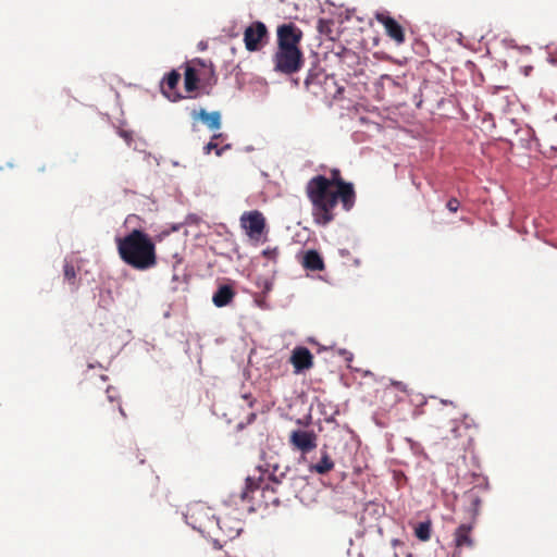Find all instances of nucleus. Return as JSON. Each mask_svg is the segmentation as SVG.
Instances as JSON below:
<instances>
[{"label": "nucleus", "mask_w": 557, "mask_h": 557, "mask_svg": "<svg viewBox=\"0 0 557 557\" xmlns=\"http://www.w3.org/2000/svg\"><path fill=\"white\" fill-rule=\"evenodd\" d=\"M311 203V215L315 224L326 226L335 219L334 210L341 201L344 210L349 211L355 206L356 191L354 184L346 182L339 169H332L330 176L315 175L305 188Z\"/></svg>", "instance_id": "obj_1"}, {"label": "nucleus", "mask_w": 557, "mask_h": 557, "mask_svg": "<svg viewBox=\"0 0 557 557\" xmlns=\"http://www.w3.org/2000/svg\"><path fill=\"white\" fill-rule=\"evenodd\" d=\"M115 244L121 260L131 268L146 271L157 265L156 244L144 231L135 228L123 237H116Z\"/></svg>", "instance_id": "obj_2"}, {"label": "nucleus", "mask_w": 557, "mask_h": 557, "mask_svg": "<svg viewBox=\"0 0 557 557\" xmlns=\"http://www.w3.org/2000/svg\"><path fill=\"white\" fill-rule=\"evenodd\" d=\"M274 70L282 74L292 75L297 73L304 64L301 49L278 48L273 55Z\"/></svg>", "instance_id": "obj_3"}, {"label": "nucleus", "mask_w": 557, "mask_h": 557, "mask_svg": "<svg viewBox=\"0 0 557 557\" xmlns=\"http://www.w3.org/2000/svg\"><path fill=\"white\" fill-rule=\"evenodd\" d=\"M270 491L273 493L275 492L274 487H270L269 484L260 487L252 478H247L245 486L237 495H233V499L236 505L240 503L243 508L246 510L256 511L257 508L261 507V503L256 500V493H261L263 495Z\"/></svg>", "instance_id": "obj_4"}, {"label": "nucleus", "mask_w": 557, "mask_h": 557, "mask_svg": "<svg viewBox=\"0 0 557 557\" xmlns=\"http://www.w3.org/2000/svg\"><path fill=\"white\" fill-rule=\"evenodd\" d=\"M239 221L242 228L250 239L259 240L265 232V218L259 210L244 212Z\"/></svg>", "instance_id": "obj_5"}, {"label": "nucleus", "mask_w": 557, "mask_h": 557, "mask_svg": "<svg viewBox=\"0 0 557 557\" xmlns=\"http://www.w3.org/2000/svg\"><path fill=\"white\" fill-rule=\"evenodd\" d=\"M277 47L287 49H300L302 30L294 23L282 24L276 29Z\"/></svg>", "instance_id": "obj_6"}, {"label": "nucleus", "mask_w": 557, "mask_h": 557, "mask_svg": "<svg viewBox=\"0 0 557 557\" xmlns=\"http://www.w3.org/2000/svg\"><path fill=\"white\" fill-rule=\"evenodd\" d=\"M268 36V29L262 22H253L244 32V42L248 51H257L261 41Z\"/></svg>", "instance_id": "obj_7"}, {"label": "nucleus", "mask_w": 557, "mask_h": 557, "mask_svg": "<svg viewBox=\"0 0 557 557\" xmlns=\"http://www.w3.org/2000/svg\"><path fill=\"white\" fill-rule=\"evenodd\" d=\"M289 443L295 449L307 454L317 447V435L312 431L294 430L289 435Z\"/></svg>", "instance_id": "obj_8"}, {"label": "nucleus", "mask_w": 557, "mask_h": 557, "mask_svg": "<svg viewBox=\"0 0 557 557\" xmlns=\"http://www.w3.org/2000/svg\"><path fill=\"white\" fill-rule=\"evenodd\" d=\"M289 362L296 374L305 372L313 367V355L304 346H297L292 350Z\"/></svg>", "instance_id": "obj_9"}, {"label": "nucleus", "mask_w": 557, "mask_h": 557, "mask_svg": "<svg viewBox=\"0 0 557 557\" xmlns=\"http://www.w3.org/2000/svg\"><path fill=\"white\" fill-rule=\"evenodd\" d=\"M375 18L380 24L384 26L385 33L391 39H393L397 45L404 44V28L395 18L387 15L386 13H377Z\"/></svg>", "instance_id": "obj_10"}, {"label": "nucleus", "mask_w": 557, "mask_h": 557, "mask_svg": "<svg viewBox=\"0 0 557 557\" xmlns=\"http://www.w3.org/2000/svg\"><path fill=\"white\" fill-rule=\"evenodd\" d=\"M180 81L181 74L176 70H172L161 82V91L171 101H177L183 98L177 91Z\"/></svg>", "instance_id": "obj_11"}, {"label": "nucleus", "mask_w": 557, "mask_h": 557, "mask_svg": "<svg viewBox=\"0 0 557 557\" xmlns=\"http://www.w3.org/2000/svg\"><path fill=\"white\" fill-rule=\"evenodd\" d=\"M236 292L230 285H221L213 294L212 301L213 304L221 308L230 305L234 299Z\"/></svg>", "instance_id": "obj_12"}, {"label": "nucleus", "mask_w": 557, "mask_h": 557, "mask_svg": "<svg viewBox=\"0 0 557 557\" xmlns=\"http://www.w3.org/2000/svg\"><path fill=\"white\" fill-rule=\"evenodd\" d=\"M194 119L201 120L205 124L208 125L210 129H219L221 127V114L219 111L207 112L201 109L200 111L193 112Z\"/></svg>", "instance_id": "obj_13"}, {"label": "nucleus", "mask_w": 557, "mask_h": 557, "mask_svg": "<svg viewBox=\"0 0 557 557\" xmlns=\"http://www.w3.org/2000/svg\"><path fill=\"white\" fill-rule=\"evenodd\" d=\"M471 529L472 528L469 524H461L457 528L455 532V543L457 548L473 546V540L470 535Z\"/></svg>", "instance_id": "obj_14"}, {"label": "nucleus", "mask_w": 557, "mask_h": 557, "mask_svg": "<svg viewBox=\"0 0 557 557\" xmlns=\"http://www.w3.org/2000/svg\"><path fill=\"white\" fill-rule=\"evenodd\" d=\"M304 267L310 271H322L324 262L317 250H308L304 256Z\"/></svg>", "instance_id": "obj_15"}, {"label": "nucleus", "mask_w": 557, "mask_h": 557, "mask_svg": "<svg viewBox=\"0 0 557 557\" xmlns=\"http://www.w3.org/2000/svg\"><path fill=\"white\" fill-rule=\"evenodd\" d=\"M200 76L194 66L186 65L184 73V86L187 92H194L198 89Z\"/></svg>", "instance_id": "obj_16"}, {"label": "nucleus", "mask_w": 557, "mask_h": 557, "mask_svg": "<svg viewBox=\"0 0 557 557\" xmlns=\"http://www.w3.org/2000/svg\"><path fill=\"white\" fill-rule=\"evenodd\" d=\"M106 398L109 404L106 409V412L114 413L117 410L123 418H126V413L121 406L120 397L115 388L108 387L106 391Z\"/></svg>", "instance_id": "obj_17"}, {"label": "nucleus", "mask_w": 557, "mask_h": 557, "mask_svg": "<svg viewBox=\"0 0 557 557\" xmlns=\"http://www.w3.org/2000/svg\"><path fill=\"white\" fill-rule=\"evenodd\" d=\"M333 460L331 459L326 450H322L321 459L317 463L310 466L309 469L311 472H315L318 474H326L331 470H333Z\"/></svg>", "instance_id": "obj_18"}, {"label": "nucleus", "mask_w": 557, "mask_h": 557, "mask_svg": "<svg viewBox=\"0 0 557 557\" xmlns=\"http://www.w3.org/2000/svg\"><path fill=\"white\" fill-rule=\"evenodd\" d=\"M63 272H64V280L71 286H73L74 290H76L78 287V281H77V273H76L75 267L71 262L65 261L64 267H63Z\"/></svg>", "instance_id": "obj_19"}, {"label": "nucleus", "mask_w": 557, "mask_h": 557, "mask_svg": "<svg viewBox=\"0 0 557 557\" xmlns=\"http://www.w3.org/2000/svg\"><path fill=\"white\" fill-rule=\"evenodd\" d=\"M222 134H215L212 136L211 140L203 147V151L206 154H209L212 150L215 151L216 156H221L223 153L224 150L226 149H230L231 146L230 145H226L222 148H219V145L218 143L215 141L216 139L219 138H222Z\"/></svg>", "instance_id": "obj_20"}, {"label": "nucleus", "mask_w": 557, "mask_h": 557, "mask_svg": "<svg viewBox=\"0 0 557 557\" xmlns=\"http://www.w3.org/2000/svg\"><path fill=\"white\" fill-rule=\"evenodd\" d=\"M414 535L423 542H426L431 539V522L425 521L418 524L414 529Z\"/></svg>", "instance_id": "obj_21"}, {"label": "nucleus", "mask_w": 557, "mask_h": 557, "mask_svg": "<svg viewBox=\"0 0 557 557\" xmlns=\"http://www.w3.org/2000/svg\"><path fill=\"white\" fill-rule=\"evenodd\" d=\"M321 77L327 79L326 75L322 72H312L310 71L308 76L305 79V86L309 90L312 85L320 84Z\"/></svg>", "instance_id": "obj_22"}, {"label": "nucleus", "mask_w": 557, "mask_h": 557, "mask_svg": "<svg viewBox=\"0 0 557 557\" xmlns=\"http://www.w3.org/2000/svg\"><path fill=\"white\" fill-rule=\"evenodd\" d=\"M159 490V476L150 474L145 492L148 496L154 497Z\"/></svg>", "instance_id": "obj_23"}, {"label": "nucleus", "mask_w": 557, "mask_h": 557, "mask_svg": "<svg viewBox=\"0 0 557 557\" xmlns=\"http://www.w3.org/2000/svg\"><path fill=\"white\" fill-rule=\"evenodd\" d=\"M466 498L471 506L472 516H476L481 506V498L474 493H467Z\"/></svg>", "instance_id": "obj_24"}, {"label": "nucleus", "mask_w": 557, "mask_h": 557, "mask_svg": "<svg viewBox=\"0 0 557 557\" xmlns=\"http://www.w3.org/2000/svg\"><path fill=\"white\" fill-rule=\"evenodd\" d=\"M332 25H333V23L331 21L319 20V22H318V30L320 32V34L329 36L331 34V26Z\"/></svg>", "instance_id": "obj_25"}, {"label": "nucleus", "mask_w": 557, "mask_h": 557, "mask_svg": "<svg viewBox=\"0 0 557 557\" xmlns=\"http://www.w3.org/2000/svg\"><path fill=\"white\" fill-rule=\"evenodd\" d=\"M262 255L273 261V262H276V259L278 257V248L277 247H274V248H267L262 251Z\"/></svg>", "instance_id": "obj_26"}, {"label": "nucleus", "mask_w": 557, "mask_h": 557, "mask_svg": "<svg viewBox=\"0 0 557 557\" xmlns=\"http://www.w3.org/2000/svg\"><path fill=\"white\" fill-rule=\"evenodd\" d=\"M459 207L460 202L457 198H450L446 203V208L453 213L457 212Z\"/></svg>", "instance_id": "obj_27"}, {"label": "nucleus", "mask_w": 557, "mask_h": 557, "mask_svg": "<svg viewBox=\"0 0 557 557\" xmlns=\"http://www.w3.org/2000/svg\"><path fill=\"white\" fill-rule=\"evenodd\" d=\"M242 398L247 401V405L249 408H252L255 403H256V399L252 397V395L250 393H245L242 395Z\"/></svg>", "instance_id": "obj_28"}, {"label": "nucleus", "mask_w": 557, "mask_h": 557, "mask_svg": "<svg viewBox=\"0 0 557 557\" xmlns=\"http://www.w3.org/2000/svg\"><path fill=\"white\" fill-rule=\"evenodd\" d=\"M392 385L395 386L398 391L406 393L407 392V385L399 381H393Z\"/></svg>", "instance_id": "obj_29"}, {"label": "nucleus", "mask_w": 557, "mask_h": 557, "mask_svg": "<svg viewBox=\"0 0 557 557\" xmlns=\"http://www.w3.org/2000/svg\"><path fill=\"white\" fill-rule=\"evenodd\" d=\"M211 544H212V547H213L214 549H222V548H223V544H222V543H221V541H220V540H218V539H213V540L211 541Z\"/></svg>", "instance_id": "obj_30"}, {"label": "nucleus", "mask_w": 557, "mask_h": 557, "mask_svg": "<svg viewBox=\"0 0 557 557\" xmlns=\"http://www.w3.org/2000/svg\"><path fill=\"white\" fill-rule=\"evenodd\" d=\"M272 289V283H270L268 280H264L263 282V293H268Z\"/></svg>", "instance_id": "obj_31"}, {"label": "nucleus", "mask_w": 557, "mask_h": 557, "mask_svg": "<svg viewBox=\"0 0 557 557\" xmlns=\"http://www.w3.org/2000/svg\"><path fill=\"white\" fill-rule=\"evenodd\" d=\"M121 136H123L126 140H131L132 137L127 132H121Z\"/></svg>", "instance_id": "obj_32"}, {"label": "nucleus", "mask_w": 557, "mask_h": 557, "mask_svg": "<svg viewBox=\"0 0 557 557\" xmlns=\"http://www.w3.org/2000/svg\"><path fill=\"white\" fill-rule=\"evenodd\" d=\"M271 503H273V504H277V503H278V499H277V498H273V499H271Z\"/></svg>", "instance_id": "obj_33"}, {"label": "nucleus", "mask_w": 557, "mask_h": 557, "mask_svg": "<svg viewBox=\"0 0 557 557\" xmlns=\"http://www.w3.org/2000/svg\"><path fill=\"white\" fill-rule=\"evenodd\" d=\"M198 63L201 65V66H205V63L202 61H198Z\"/></svg>", "instance_id": "obj_34"}]
</instances>
